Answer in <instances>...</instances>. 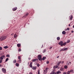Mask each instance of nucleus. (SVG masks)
<instances>
[{"label": "nucleus", "instance_id": "obj_38", "mask_svg": "<svg viewBox=\"0 0 74 74\" xmlns=\"http://www.w3.org/2000/svg\"><path fill=\"white\" fill-rule=\"evenodd\" d=\"M43 47H44V46L43 45H42V47H41V48H43Z\"/></svg>", "mask_w": 74, "mask_h": 74}, {"label": "nucleus", "instance_id": "obj_13", "mask_svg": "<svg viewBox=\"0 0 74 74\" xmlns=\"http://www.w3.org/2000/svg\"><path fill=\"white\" fill-rule=\"evenodd\" d=\"M70 72L72 73H74V70L72 69L71 70Z\"/></svg>", "mask_w": 74, "mask_h": 74}, {"label": "nucleus", "instance_id": "obj_21", "mask_svg": "<svg viewBox=\"0 0 74 74\" xmlns=\"http://www.w3.org/2000/svg\"><path fill=\"white\" fill-rule=\"evenodd\" d=\"M4 48H5V49H7V48H8L7 46H5L3 47Z\"/></svg>", "mask_w": 74, "mask_h": 74}, {"label": "nucleus", "instance_id": "obj_17", "mask_svg": "<svg viewBox=\"0 0 74 74\" xmlns=\"http://www.w3.org/2000/svg\"><path fill=\"white\" fill-rule=\"evenodd\" d=\"M58 67V66H53V68L54 69H56Z\"/></svg>", "mask_w": 74, "mask_h": 74}, {"label": "nucleus", "instance_id": "obj_53", "mask_svg": "<svg viewBox=\"0 0 74 74\" xmlns=\"http://www.w3.org/2000/svg\"><path fill=\"white\" fill-rule=\"evenodd\" d=\"M4 54V53H2V54L1 55H3Z\"/></svg>", "mask_w": 74, "mask_h": 74}, {"label": "nucleus", "instance_id": "obj_60", "mask_svg": "<svg viewBox=\"0 0 74 74\" xmlns=\"http://www.w3.org/2000/svg\"><path fill=\"white\" fill-rule=\"evenodd\" d=\"M65 34H66V32H65Z\"/></svg>", "mask_w": 74, "mask_h": 74}, {"label": "nucleus", "instance_id": "obj_14", "mask_svg": "<svg viewBox=\"0 0 74 74\" xmlns=\"http://www.w3.org/2000/svg\"><path fill=\"white\" fill-rule=\"evenodd\" d=\"M47 59V57H43L42 58V60H45Z\"/></svg>", "mask_w": 74, "mask_h": 74}, {"label": "nucleus", "instance_id": "obj_29", "mask_svg": "<svg viewBox=\"0 0 74 74\" xmlns=\"http://www.w3.org/2000/svg\"><path fill=\"white\" fill-rule=\"evenodd\" d=\"M57 40H60V37H58L57 38Z\"/></svg>", "mask_w": 74, "mask_h": 74}, {"label": "nucleus", "instance_id": "obj_43", "mask_svg": "<svg viewBox=\"0 0 74 74\" xmlns=\"http://www.w3.org/2000/svg\"><path fill=\"white\" fill-rule=\"evenodd\" d=\"M52 74H56V73H55V72H53V73H52Z\"/></svg>", "mask_w": 74, "mask_h": 74}, {"label": "nucleus", "instance_id": "obj_42", "mask_svg": "<svg viewBox=\"0 0 74 74\" xmlns=\"http://www.w3.org/2000/svg\"><path fill=\"white\" fill-rule=\"evenodd\" d=\"M67 29L68 30H70V28H67Z\"/></svg>", "mask_w": 74, "mask_h": 74}, {"label": "nucleus", "instance_id": "obj_41", "mask_svg": "<svg viewBox=\"0 0 74 74\" xmlns=\"http://www.w3.org/2000/svg\"><path fill=\"white\" fill-rule=\"evenodd\" d=\"M18 52H20V51H21V49H19L18 50Z\"/></svg>", "mask_w": 74, "mask_h": 74}, {"label": "nucleus", "instance_id": "obj_57", "mask_svg": "<svg viewBox=\"0 0 74 74\" xmlns=\"http://www.w3.org/2000/svg\"><path fill=\"white\" fill-rule=\"evenodd\" d=\"M12 34H11V36H12Z\"/></svg>", "mask_w": 74, "mask_h": 74}, {"label": "nucleus", "instance_id": "obj_7", "mask_svg": "<svg viewBox=\"0 0 74 74\" xmlns=\"http://www.w3.org/2000/svg\"><path fill=\"white\" fill-rule=\"evenodd\" d=\"M18 59L19 60V61H18V62L20 63V62H21V56H18Z\"/></svg>", "mask_w": 74, "mask_h": 74}, {"label": "nucleus", "instance_id": "obj_19", "mask_svg": "<svg viewBox=\"0 0 74 74\" xmlns=\"http://www.w3.org/2000/svg\"><path fill=\"white\" fill-rule=\"evenodd\" d=\"M17 46L18 47H21V44H17Z\"/></svg>", "mask_w": 74, "mask_h": 74}, {"label": "nucleus", "instance_id": "obj_12", "mask_svg": "<svg viewBox=\"0 0 74 74\" xmlns=\"http://www.w3.org/2000/svg\"><path fill=\"white\" fill-rule=\"evenodd\" d=\"M70 20H72V19H73V16L71 15H70Z\"/></svg>", "mask_w": 74, "mask_h": 74}, {"label": "nucleus", "instance_id": "obj_33", "mask_svg": "<svg viewBox=\"0 0 74 74\" xmlns=\"http://www.w3.org/2000/svg\"><path fill=\"white\" fill-rule=\"evenodd\" d=\"M2 62H3V60H0V63H2Z\"/></svg>", "mask_w": 74, "mask_h": 74}, {"label": "nucleus", "instance_id": "obj_1", "mask_svg": "<svg viewBox=\"0 0 74 74\" xmlns=\"http://www.w3.org/2000/svg\"><path fill=\"white\" fill-rule=\"evenodd\" d=\"M62 41H61L58 43V44L60 45L61 47H63V45L64 46L65 45V42L64 43Z\"/></svg>", "mask_w": 74, "mask_h": 74}, {"label": "nucleus", "instance_id": "obj_16", "mask_svg": "<svg viewBox=\"0 0 74 74\" xmlns=\"http://www.w3.org/2000/svg\"><path fill=\"white\" fill-rule=\"evenodd\" d=\"M13 62L14 63H16V59H14L13 61Z\"/></svg>", "mask_w": 74, "mask_h": 74}, {"label": "nucleus", "instance_id": "obj_28", "mask_svg": "<svg viewBox=\"0 0 74 74\" xmlns=\"http://www.w3.org/2000/svg\"><path fill=\"white\" fill-rule=\"evenodd\" d=\"M69 42H70V40H68L67 41L66 43H69Z\"/></svg>", "mask_w": 74, "mask_h": 74}, {"label": "nucleus", "instance_id": "obj_11", "mask_svg": "<svg viewBox=\"0 0 74 74\" xmlns=\"http://www.w3.org/2000/svg\"><path fill=\"white\" fill-rule=\"evenodd\" d=\"M15 65L16 66H17V67H19V64H18V63H16L15 64Z\"/></svg>", "mask_w": 74, "mask_h": 74}, {"label": "nucleus", "instance_id": "obj_6", "mask_svg": "<svg viewBox=\"0 0 74 74\" xmlns=\"http://www.w3.org/2000/svg\"><path fill=\"white\" fill-rule=\"evenodd\" d=\"M5 57V56L3 55L1 56V57H0V60H3L4 57Z\"/></svg>", "mask_w": 74, "mask_h": 74}, {"label": "nucleus", "instance_id": "obj_59", "mask_svg": "<svg viewBox=\"0 0 74 74\" xmlns=\"http://www.w3.org/2000/svg\"><path fill=\"white\" fill-rule=\"evenodd\" d=\"M66 74V73H65V74Z\"/></svg>", "mask_w": 74, "mask_h": 74}, {"label": "nucleus", "instance_id": "obj_35", "mask_svg": "<svg viewBox=\"0 0 74 74\" xmlns=\"http://www.w3.org/2000/svg\"><path fill=\"white\" fill-rule=\"evenodd\" d=\"M67 63H68V64H69V63H71V62H69V61H68V62H67Z\"/></svg>", "mask_w": 74, "mask_h": 74}, {"label": "nucleus", "instance_id": "obj_36", "mask_svg": "<svg viewBox=\"0 0 74 74\" xmlns=\"http://www.w3.org/2000/svg\"><path fill=\"white\" fill-rule=\"evenodd\" d=\"M49 62L48 61L46 62L47 64H49Z\"/></svg>", "mask_w": 74, "mask_h": 74}, {"label": "nucleus", "instance_id": "obj_25", "mask_svg": "<svg viewBox=\"0 0 74 74\" xmlns=\"http://www.w3.org/2000/svg\"><path fill=\"white\" fill-rule=\"evenodd\" d=\"M70 71H68L66 73L67 74H70Z\"/></svg>", "mask_w": 74, "mask_h": 74}, {"label": "nucleus", "instance_id": "obj_20", "mask_svg": "<svg viewBox=\"0 0 74 74\" xmlns=\"http://www.w3.org/2000/svg\"><path fill=\"white\" fill-rule=\"evenodd\" d=\"M62 63L61 61H60L58 62V66H60V64Z\"/></svg>", "mask_w": 74, "mask_h": 74}, {"label": "nucleus", "instance_id": "obj_47", "mask_svg": "<svg viewBox=\"0 0 74 74\" xmlns=\"http://www.w3.org/2000/svg\"><path fill=\"white\" fill-rule=\"evenodd\" d=\"M71 33H74V31H72Z\"/></svg>", "mask_w": 74, "mask_h": 74}, {"label": "nucleus", "instance_id": "obj_30", "mask_svg": "<svg viewBox=\"0 0 74 74\" xmlns=\"http://www.w3.org/2000/svg\"><path fill=\"white\" fill-rule=\"evenodd\" d=\"M68 67V66H67V65L65 66V69H67Z\"/></svg>", "mask_w": 74, "mask_h": 74}, {"label": "nucleus", "instance_id": "obj_27", "mask_svg": "<svg viewBox=\"0 0 74 74\" xmlns=\"http://www.w3.org/2000/svg\"><path fill=\"white\" fill-rule=\"evenodd\" d=\"M62 34H65V31H63L62 32Z\"/></svg>", "mask_w": 74, "mask_h": 74}, {"label": "nucleus", "instance_id": "obj_58", "mask_svg": "<svg viewBox=\"0 0 74 74\" xmlns=\"http://www.w3.org/2000/svg\"><path fill=\"white\" fill-rule=\"evenodd\" d=\"M66 44V42H65V44Z\"/></svg>", "mask_w": 74, "mask_h": 74}, {"label": "nucleus", "instance_id": "obj_22", "mask_svg": "<svg viewBox=\"0 0 74 74\" xmlns=\"http://www.w3.org/2000/svg\"><path fill=\"white\" fill-rule=\"evenodd\" d=\"M16 36H17L16 34H14V38H16Z\"/></svg>", "mask_w": 74, "mask_h": 74}, {"label": "nucleus", "instance_id": "obj_15", "mask_svg": "<svg viewBox=\"0 0 74 74\" xmlns=\"http://www.w3.org/2000/svg\"><path fill=\"white\" fill-rule=\"evenodd\" d=\"M64 68L61 67L60 68V71H63V70H64Z\"/></svg>", "mask_w": 74, "mask_h": 74}, {"label": "nucleus", "instance_id": "obj_24", "mask_svg": "<svg viewBox=\"0 0 74 74\" xmlns=\"http://www.w3.org/2000/svg\"><path fill=\"white\" fill-rule=\"evenodd\" d=\"M8 60V58H7V59H6L5 62H7Z\"/></svg>", "mask_w": 74, "mask_h": 74}, {"label": "nucleus", "instance_id": "obj_55", "mask_svg": "<svg viewBox=\"0 0 74 74\" xmlns=\"http://www.w3.org/2000/svg\"><path fill=\"white\" fill-rule=\"evenodd\" d=\"M64 69H65V66H64Z\"/></svg>", "mask_w": 74, "mask_h": 74}, {"label": "nucleus", "instance_id": "obj_37", "mask_svg": "<svg viewBox=\"0 0 74 74\" xmlns=\"http://www.w3.org/2000/svg\"><path fill=\"white\" fill-rule=\"evenodd\" d=\"M59 73H60V72L58 71V72H57L56 74H59Z\"/></svg>", "mask_w": 74, "mask_h": 74}, {"label": "nucleus", "instance_id": "obj_31", "mask_svg": "<svg viewBox=\"0 0 74 74\" xmlns=\"http://www.w3.org/2000/svg\"><path fill=\"white\" fill-rule=\"evenodd\" d=\"M6 57H8V58H10V55L7 54L6 56Z\"/></svg>", "mask_w": 74, "mask_h": 74}, {"label": "nucleus", "instance_id": "obj_23", "mask_svg": "<svg viewBox=\"0 0 74 74\" xmlns=\"http://www.w3.org/2000/svg\"><path fill=\"white\" fill-rule=\"evenodd\" d=\"M29 66L30 67L32 68V63H31L30 64V65H29Z\"/></svg>", "mask_w": 74, "mask_h": 74}, {"label": "nucleus", "instance_id": "obj_8", "mask_svg": "<svg viewBox=\"0 0 74 74\" xmlns=\"http://www.w3.org/2000/svg\"><path fill=\"white\" fill-rule=\"evenodd\" d=\"M16 10H17V7H16L15 8H13L12 9V10H13V11H16Z\"/></svg>", "mask_w": 74, "mask_h": 74}, {"label": "nucleus", "instance_id": "obj_3", "mask_svg": "<svg viewBox=\"0 0 74 74\" xmlns=\"http://www.w3.org/2000/svg\"><path fill=\"white\" fill-rule=\"evenodd\" d=\"M6 37H7L6 36L1 37V38H0V40H1V41H3V40H5V39L6 38Z\"/></svg>", "mask_w": 74, "mask_h": 74}, {"label": "nucleus", "instance_id": "obj_45", "mask_svg": "<svg viewBox=\"0 0 74 74\" xmlns=\"http://www.w3.org/2000/svg\"><path fill=\"white\" fill-rule=\"evenodd\" d=\"M66 50H67V48H65V50L66 51Z\"/></svg>", "mask_w": 74, "mask_h": 74}, {"label": "nucleus", "instance_id": "obj_39", "mask_svg": "<svg viewBox=\"0 0 74 74\" xmlns=\"http://www.w3.org/2000/svg\"><path fill=\"white\" fill-rule=\"evenodd\" d=\"M38 74H40V70H38Z\"/></svg>", "mask_w": 74, "mask_h": 74}, {"label": "nucleus", "instance_id": "obj_50", "mask_svg": "<svg viewBox=\"0 0 74 74\" xmlns=\"http://www.w3.org/2000/svg\"><path fill=\"white\" fill-rule=\"evenodd\" d=\"M64 63V61H62V64H63V63Z\"/></svg>", "mask_w": 74, "mask_h": 74}, {"label": "nucleus", "instance_id": "obj_51", "mask_svg": "<svg viewBox=\"0 0 74 74\" xmlns=\"http://www.w3.org/2000/svg\"><path fill=\"white\" fill-rule=\"evenodd\" d=\"M63 74H65V72H63Z\"/></svg>", "mask_w": 74, "mask_h": 74}, {"label": "nucleus", "instance_id": "obj_46", "mask_svg": "<svg viewBox=\"0 0 74 74\" xmlns=\"http://www.w3.org/2000/svg\"><path fill=\"white\" fill-rule=\"evenodd\" d=\"M57 58H59V56H57Z\"/></svg>", "mask_w": 74, "mask_h": 74}, {"label": "nucleus", "instance_id": "obj_44", "mask_svg": "<svg viewBox=\"0 0 74 74\" xmlns=\"http://www.w3.org/2000/svg\"><path fill=\"white\" fill-rule=\"evenodd\" d=\"M29 74H33V73L32 72H29Z\"/></svg>", "mask_w": 74, "mask_h": 74}, {"label": "nucleus", "instance_id": "obj_48", "mask_svg": "<svg viewBox=\"0 0 74 74\" xmlns=\"http://www.w3.org/2000/svg\"><path fill=\"white\" fill-rule=\"evenodd\" d=\"M52 47H50V49H52Z\"/></svg>", "mask_w": 74, "mask_h": 74}, {"label": "nucleus", "instance_id": "obj_54", "mask_svg": "<svg viewBox=\"0 0 74 74\" xmlns=\"http://www.w3.org/2000/svg\"><path fill=\"white\" fill-rule=\"evenodd\" d=\"M0 67H1V65L0 64Z\"/></svg>", "mask_w": 74, "mask_h": 74}, {"label": "nucleus", "instance_id": "obj_40", "mask_svg": "<svg viewBox=\"0 0 74 74\" xmlns=\"http://www.w3.org/2000/svg\"><path fill=\"white\" fill-rule=\"evenodd\" d=\"M2 49H3L1 47H0V50H2Z\"/></svg>", "mask_w": 74, "mask_h": 74}, {"label": "nucleus", "instance_id": "obj_52", "mask_svg": "<svg viewBox=\"0 0 74 74\" xmlns=\"http://www.w3.org/2000/svg\"><path fill=\"white\" fill-rule=\"evenodd\" d=\"M70 25H71L70 24H69V26H70Z\"/></svg>", "mask_w": 74, "mask_h": 74}, {"label": "nucleus", "instance_id": "obj_5", "mask_svg": "<svg viewBox=\"0 0 74 74\" xmlns=\"http://www.w3.org/2000/svg\"><path fill=\"white\" fill-rule=\"evenodd\" d=\"M2 70L4 73H6V69H4V68L2 69Z\"/></svg>", "mask_w": 74, "mask_h": 74}, {"label": "nucleus", "instance_id": "obj_18", "mask_svg": "<svg viewBox=\"0 0 74 74\" xmlns=\"http://www.w3.org/2000/svg\"><path fill=\"white\" fill-rule=\"evenodd\" d=\"M29 15V13H27L25 15V17H26V16H28V15Z\"/></svg>", "mask_w": 74, "mask_h": 74}, {"label": "nucleus", "instance_id": "obj_10", "mask_svg": "<svg viewBox=\"0 0 74 74\" xmlns=\"http://www.w3.org/2000/svg\"><path fill=\"white\" fill-rule=\"evenodd\" d=\"M38 60L37 59H33L32 61L33 62H36V61H38Z\"/></svg>", "mask_w": 74, "mask_h": 74}, {"label": "nucleus", "instance_id": "obj_56", "mask_svg": "<svg viewBox=\"0 0 74 74\" xmlns=\"http://www.w3.org/2000/svg\"><path fill=\"white\" fill-rule=\"evenodd\" d=\"M66 30H67V29H65V31H66Z\"/></svg>", "mask_w": 74, "mask_h": 74}, {"label": "nucleus", "instance_id": "obj_4", "mask_svg": "<svg viewBox=\"0 0 74 74\" xmlns=\"http://www.w3.org/2000/svg\"><path fill=\"white\" fill-rule=\"evenodd\" d=\"M49 68H46L45 69V70H44V71L43 72V74H45L46 73H47V72H48V71Z\"/></svg>", "mask_w": 74, "mask_h": 74}, {"label": "nucleus", "instance_id": "obj_26", "mask_svg": "<svg viewBox=\"0 0 74 74\" xmlns=\"http://www.w3.org/2000/svg\"><path fill=\"white\" fill-rule=\"evenodd\" d=\"M45 52H46V49H45L43 51V53H45Z\"/></svg>", "mask_w": 74, "mask_h": 74}, {"label": "nucleus", "instance_id": "obj_32", "mask_svg": "<svg viewBox=\"0 0 74 74\" xmlns=\"http://www.w3.org/2000/svg\"><path fill=\"white\" fill-rule=\"evenodd\" d=\"M62 49V51H65V48Z\"/></svg>", "mask_w": 74, "mask_h": 74}, {"label": "nucleus", "instance_id": "obj_49", "mask_svg": "<svg viewBox=\"0 0 74 74\" xmlns=\"http://www.w3.org/2000/svg\"><path fill=\"white\" fill-rule=\"evenodd\" d=\"M61 51H62V49L60 50V52H61Z\"/></svg>", "mask_w": 74, "mask_h": 74}, {"label": "nucleus", "instance_id": "obj_34", "mask_svg": "<svg viewBox=\"0 0 74 74\" xmlns=\"http://www.w3.org/2000/svg\"><path fill=\"white\" fill-rule=\"evenodd\" d=\"M37 66L38 67H39L40 66V64H37Z\"/></svg>", "mask_w": 74, "mask_h": 74}, {"label": "nucleus", "instance_id": "obj_9", "mask_svg": "<svg viewBox=\"0 0 74 74\" xmlns=\"http://www.w3.org/2000/svg\"><path fill=\"white\" fill-rule=\"evenodd\" d=\"M37 69V66H32V69L33 70H36Z\"/></svg>", "mask_w": 74, "mask_h": 74}, {"label": "nucleus", "instance_id": "obj_2", "mask_svg": "<svg viewBox=\"0 0 74 74\" xmlns=\"http://www.w3.org/2000/svg\"><path fill=\"white\" fill-rule=\"evenodd\" d=\"M38 59L40 61L42 60V56L41 55H38Z\"/></svg>", "mask_w": 74, "mask_h": 74}]
</instances>
